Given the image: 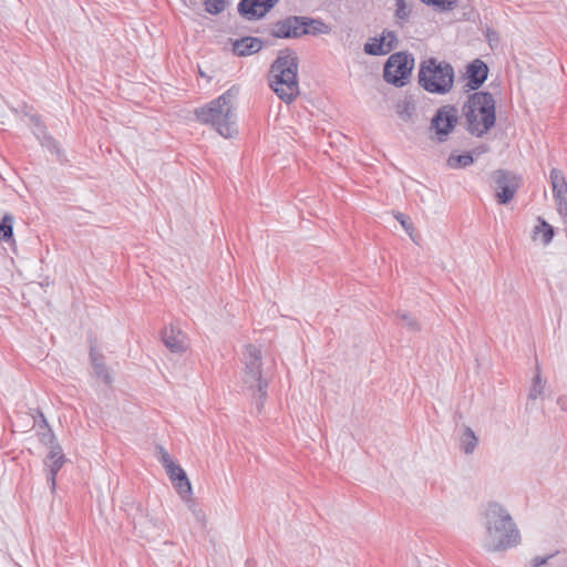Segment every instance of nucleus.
Segmentation results:
<instances>
[{"mask_svg": "<svg viewBox=\"0 0 567 567\" xmlns=\"http://www.w3.org/2000/svg\"><path fill=\"white\" fill-rule=\"evenodd\" d=\"M485 536L483 548L486 551H504L520 543V533L508 511L498 503H488L483 512Z\"/></svg>", "mask_w": 567, "mask_h": 567, "instance_id": "f257e3e1", "label": "nucleus"}, {"mask_svg": "<svg viewBox=\"0 0 567 567\" xmlns=\"http://www.w3.org/2000/svg\"><path fill=\"white\" fill-rule=\"evenodd\" d=\"M238 94L239 87L233 85L218 97L195 109L196 121L212 127L225 138H233L238 134L235 106V100Z\"/></svg>", "mask_w": 567, "mask_h": 567, "instance_id": "f03ea898", "label": "nucleus"}, {"mask_svg": "<svg viewBox=\"0 0 567 567\" xmlns=\"http://www.w3.org/2000/svg\"><path fill=\"white\" fill-rule=\"evenodd\" d=\"M299 59L292 49L280 50L278 56L270 65L269 85L276 95L289 104L299 95L298 83Z\"/></svg>", "mask_w": 567, "mask_h": 567, "instance_id": "7ed1b4c3", "label": "nucleus"}, {"mask_svg": "<svg viewBox=\"0 0 567 567\" xmlns=\"http://www.w3.org/2000/svg\"><path fill=\"white\" fill-rule=\"evenodd\" d=\"M467 131L478 137L486 134L496 122L495 99L489 92H474L463 105Z\"/></svg>", "mask_w": 567, "mask_h": 567, "instance_id": "20e7f679", "label": "nucleus"}, {"mask_svg": "<svg viewBox=\"0 0 567 567\" xmlns=\"http://www.w3.org/2000/svg\"><path fill=\"white\" fill-rule=\"evenodd\" d=\"M455 79V71L451 63L427 58L419 65L417 82L426 92L444 95L449 93Z\"/></svg>", "mask_w": 567, "mask_h": 567, "instance_id": "39448f33", "label": "nucleus"}, {"mask_svg": "<svg viewBox=\"0 0 567 567\" xmlns=\"http://www.w3.org/2000/svg\"><path fill=\"white\" fill-rule=\"evenodd\" d=\"M241 362L244 364L243 383L251 392V395L257 399L256 406L260 411L264 408L269 384L268 380L262 378L260 349L252 344L245 346Z\"/></svg>", "mask_w": 567, "mask_h": 567, "instance_id": "423d86ee", "label": "nucleus"}, {"mask_svg": "<svg viewBox=\"0 0 567 567\" xmlns=\"http://www.w3.org/2000/svg\"><path fill=\"white\" fill-rule=\"evenodd\" d=\"M330 31V27L320 19L288 16L274 22L269 33L277 39H298L303 35L328 34Z\"/></svg>", "mask_w": 567, "mask_h": 567, "instance_id": "0eeeda50", "label": "nucleus"}, {"mask_svg": "<svg viewBox=\"0 0 567 567\" xmlns=\"http://www.w3.org/2000/svg\"><path fill=\"white\" fill-rule=\"evenodd\" d=\"M413 68V54L403 51L395 52L389 56L384 64V81L396 87H402L408 83Z\"/></svg>", "mask_w": 567, "mask_h": 567, "instance_id": "6e6552de", "label": "nucleus"}, {"mask_svg": "<svg viewBox=\"0 0 567 567\" xmlns=\"http://www.w3.org/2000/svg\"><path fill=\"white\" fill-rule=\"evenodd\" d=\"M493 181L497 202L502 205L508 204L519 188L520 178L509 171L497 169L493 173Z\"/></svg>", "mask_w": 567, "mask_h": 567, "instance_id": "1a4fd4ad", "label": "nucleus"}, {"mask_svg": "<svg viewBox=\"0 0 567 567\" xmlns=\"http://www.w3.org/2000/svg\"><path fill=\"white\" fill-rule=\"evenodd\" d=\"M457 109L454 105H443L440 107L431 120V128L435 131L437 140L444 142L447 135L457 124Z\"/></svg>", "mask_w": 567, "mask_h": 567, "instance_id": "9d476101", "label": "nucleus"}, {"mask_svg": "<svg viewBox=\"0 0 567 567\" xmlns=\"http://www.w3.org/2000/svg\"><path fill=\"white\" fill-rule=\"evenodd\" d=\"M277 3L278 0H240L238 12L247 20H258L270 12Z\"/></svg>", "mask_w": 567, "mask_h": 567, "instance_id": "9b49d317", "label": "nucleus"}, {"mask_svg": "<svg viewBox=\"0 0 567 567\" xmlns=\"http://www.w3.org/2000/svg\"><path fill=\"white\" fill-rule=\"evenodd\" d=\"M549 178L557 212L558 214H567V182L565 175L560 169L553 168Z\"/></svg>", "mask_w": 567, "mask_h": 567, "instance_id": "f8f14e48", "label": "nucleus"}, {"mask_svg": "<svg viewBox=\"0 0 567 567\" xmlns=\"http://www.w3.org/2000/svg\"><path fill=\"white\" fill-rule=\"evenodd\" d=\"M66 458L63 454L60 444L51 446L49 454L45 457L44 464L49 467L48 483L50 484L51 491L54 492L56 487V475L63 467Z\"/></svg>", "mask_w": 567, "mask_h": 567, "instance_id": "ddd939ff", "label": "nucleus"}, {"mask_svg": "<svg viewBox=\"0 0 567 567\" xmlns=\"http://www.w3.org/2000/svg\"><path fill=\"white\" fill-rule=\"evenodd\" d=\"M466 87L470 91L478 90L488 76V66L481 59H475L466 66Z\"/></svg>", "mask_w": 567, "mask_h": 567, "instance_id": "4468645a", "label": "nucleus"}, {"mask_svg": "<svg viewBox=\"0 0 567 567\" xmlns=\"http://www.w3.org/2000/svg\"><path fill=\"white\" fill-rule=\"evenodd\" d=\"M162 340L166 348L174 353H183L187 349L185 334L172 326L163 330Z\"/></svg>", "mask_w": 567, "mask_h": 567, "instance_id": "2eb2a0df", "label": "nucleus"}, {"mask_svg": "<svg viewBox=\"0 0 567 567\" xmlns=\"http://www.w3.org/2000/svg\"><path fill=\"white\" fill-rule=\"evenodd\" d=\"M262 41L259 38L244 37L233 43V52L238 56H247L259 52Z\"/></svg>", "mask_w": 567, "mask_h": 567, "instance_id": "dca6fc26", "label": "nucleus"}, {"mask_svg": "<svg viewBox=\"0 0 567 567\" xmlns=\"http://www.w3.org/2000/svg\"><path fill=\"white\" fill-rule=\"evenodd\" d=\"M169 480L182 499L187 501L190 498L192 485L186 472L182 467L169 475Z\"/></svg>", "mask_w": 567, "mask_h": 567, "instance_id": "f3484780", "label": "nucleus"}, {"mask_svg": "<svg viewBox=\"0 0 567 567\" xmlns=\"http://www.w3.org/2000/svg\"><path fill=\"white\" fill-rule=\"evenodd\" d=\"M90 360L93 367L94 373L97 378L102 379L104 383L111 384L112 377L109 373L107 367L104 362V357L101 353H97L94 347H91L90 350Z\"/></svg>", "mask_w": 567, "mask_h": 567, "instance_id": "a211bd4d", "label": "nucleus"}, {"mask_svg": "<svg viewBox=\"0 0 567 567\" xmlns=\"http://www.w3.org/2000/svg\"><path fill=\"white\" fill-rule=\"evenodd\" d=\"M14 216L6 213L0 220V240L12 246L16 240L13 237Z\"/></svg>", "mask_w": 567, "mask_h": 567, "instance_id": "6ab92c4d", "label": "nucleus"}, {"mask_svg": "<svg viewBox=\"0 0 567 567\" xmlns=\"http://www.w3.org/2000/svg\"><path fill=\"white\" fill-rule=\"evenodd\" d=\"M537 221L538 225H536L533 230V239L535 240L537 235H542V243L544 244V246H547L551 243L554 238L555 229L543 217H538Z\"/></svg>", "mask_w": 567, "mask_h": 567, "instance_id": "aec40b11", "label": "nucleus"}, {"mask_svg": "<svg viewBox=\"0 0 567 567\" xmlns=\"http://www.w3.org/2000/svg\"><path fill=\"white\" fill-rule=\"evenodd\" d=\"M478 443V439L470 426H464L460 437V447L465 454H472Z\"/></svg>", "mask_w": 567, "mask_h": 567, "instance_id": "412c9836", "label": "nucleus"}, {"mask_svg": "<svg viewBox=\"0 0 567 567\" xmlns=\"http://www.w3.org/2000/svg\"><path fill=\"white\" fill-rule=\"evenodd\" d=\"M474 163V156L472 153H464L461 155L451 154L447 158V165L451 168H465Z\"/></svg>", "mask_w": 567, "mask_h": 567, "instance_id": "4be33fe9", "label": "nucleus"}, {"mask_svg": "<svg viewBox=\"0 0 567 567\" xmlns=\"http://www.w3.org/2000/svg\"><path fill=\"white\" fill-rule=\"evenodd\" d=\"M364 52L369 55H385L388 54L384 48V39L380 38H371L364 44Z\"/></svg>", "mask_w": 567, "mask_h": 567, "instance_id": "5701e85b", "label": "nucleus"}, {"mask_svg": "<svg viewBox=\"0 0 567 567\" xmlns=\"http://www.w3.org/2000/svg\"><path fill=\"white\" fill-rule=\"evenodd\" d=\"M41 146L45 147L51 153L55 154L59 159L62 158L63 152L59 146L56 140L50 134H43L42 136L38 135Z\"/></svg>", "mask_w": 567, "mask_h": 567, "instance_id": "b1692460", "label": "nucleus"}, {"mask_svg": "<svg viewBox=\"0 0 567 567\" xmlns=\"http://www.w3.org/2000/svg\"><path fill=\"white\" fill-rule=\"evenodd\" d=\"M544 391V382L540 377L539 367H537V373L533 379V384L528 393L529 400H536Z\"/></svg>", "mask_w": 567, "mask_h": 567, "instance_id": "393cba45", "label": "nucleus"}, {"mask_svg": "<svg viewBox=\"0 0 567 567\" xmlns=\"http://www.w3.org/2000/svg\"><path fill=\"white\" fill-rule=\"evenodd\" d=\"M159 453H161L159 461H161L162 465L165 467L168 476L181 468V466L178 464L174 463V461L172 460L169 454L163 447H161Z\"/></svg>", "mask_w": 567, "mask_h": 567, "instance_id": "a878e982", "label": "nucleus"}, {"mask_svg": "<svg viewBox=\"0 0 567 567\" xmlns=\"http://www.w3.org/2000/svg\"><path fill=\"white\" fill-rule=\"evenodd\" d=\"M395 18L400 21L402 24L403 22L408 21L411 14V9L408 8L405 0H396L395 3Z\"/></svg>", "mask_w": 567, "mask_h": 567, "instance_id": "bb28decb", "label": "nucleus"}, {"mask_svg": "<svg viewBox=\"0 0 567 567\" xmlns=\"http://www.w3.org/2000/svg\"><path fill=\"white\" fill-rule=\"evenodd\" d=\"M381 39H384V48L386 53H390L398 47V37L394 31L383 30Z\"/></svg>", "mask_w": 567, "mask_h": 567, "instance_id": "cd10ccee", "label": "nucleus"}, {"mask_svg": "<svg viewBox=\"0 0 567 567\" xmlns=\"http://www.w3.org/2000/svg\"><path fill=\"white\" fill-rule=\"evenodd\" d=\"M426 6H432L441 10H452L457 6L458 0H420Z\"/></svg>", "mask_w": 567, "mask_h": 567, "instance_id": "c85d7f7f", "label": "nucleus"}, {"mask_svg": "<svg viewBox=\"0 0 567 567\" xmlns=\"http://www.w3.org/2000/svg\"><path fill=\"white\" fill-rule=\"evenodd\" d=\"M205 10L210 14H219L225 10V0H205Z\"/></svg>", "mask_w": 567, "mask_h": 567, "instance_id": "c756f323", "label": "nucleus"}, {"mask_svg": "<svg viewBox=\"0 0 567 567\" xmlns=\"http://www.w3.org/2000/svg\"><path fill=\"white\" fill-rule=\"evenodd\" d=\"M398 316L409 330L419 331L421 329L419 321L412 315L408 312H398Z\"/></svg>", "mask_w": 567, "mask_h": 567, "instance_id": "7c9ffc66", "label": "nucleus"}, {"mask_svg": "<svg viewBox=\"0 0 567 567\" xmlns=\"http://www.w3.org/2000/svg\"><path fill=\"white\" fill-rule=\"evenodd\" d=\"M395 219L401 224V226L404 228V230L409 234V236L414 240L412 231L414 229L413 223L411 218L403 214V213H396L394 215Z\"/></svg>", "mask_w": 567, "mask_h": 567, "instance_id": "2f4dec72", "label": "nucleus"}, {"mask_svg": "<svg viewBox=\"0 0 567 567\" xmlns=\"http://www.w3.org/2000/svg\"><path fill=\"white\" fill-rule=\"evenodd\" d=\"M43 430V432H39V440L42 444L49 446L50 449L52 445L59 444L51 427H47Z\"/></svg>", "mask_w": 567, "mask_h": 567, "instance_id": "473e14b6", "label": "nucleus"}, {"mask_svg": "<svg viewBox=\"0 0 567 567\" xmlns=\"http://www.w3.org/2000/svg\"><path fill=\"white\" fill-rule=\"evenodd\" d=\"M187 502L189 503L188 507H189V509H192V512L194 513V515H195L196 519H197L198 522H204V519H205V514H204V512H203L202 509H197V508H196V505H195V503H194V501H192L190 498H189V499H187Z\"/></svg>", "mask_w": 567, "mask_h": 567, "instance_id": "72a5a7b5", "label": "nucleus"}, {"mask_svg": "<svg viewBox=\"0 0 567 567\" xmlns=\"http://www.w3.org/2000/svg\"><path fill=\"white\" fill-rule=\"evenodd\" d=\"M414 111V106L410 102H405L403 105V109L399 111L400 115H405L408 118L412 116V113Z\"/></svg>", "mask_w": 567, "mask_h": 567, "instance_id": "f704fd0d", "label": "nucleus"}, {"mask_svg": "<svg viewBox=\"0 0 567 567\" xmlns=\"http://www.w3.org/2000/svg\"><path fill=\"white\" fill-rule=\"evenodd\" d=\"M31 120L34 123V126L38 130V132L41 134V136L43 134H48L45 125L41 122V120L38 116H32Z\"/></svg>", "mask_w": 567, "mask_h": 567, "instance_id": "c9c22d12", "label": "nucleus"}, {"mask_svg": "<svg viewBox=\"0 0 567 567\" xmlns=\"http://www.w3.org/2000/svg\"><path fill=\"white\" fill-rule=\"evenodd\" d=\"M551 557H553V555H548L545 557L537 556L532 560V567H540V566L545 565L548 561V559Z\"/></svg>", "mask_w": 567, "mask_h": 567, "instance_id": "e433bc0d", "label": "nucleus"}, {"mask_svg": "<svg viewBox=\"0 0 567 567\" xmlns=\"http://www.w3.org/2000/svg\"><path fill=\"white\" fill-rule=\"evenodd\" d=\"M38 415H39V419H40V422H39V426L41 429H47V427H50L44 414L42 413V411H38Z\"/></svg>", "mask_w": 567, "mask_h": 567, "instance_id": "4c0bfd02", "label": "nucleus"}, {"mask_svg": "<svg viewBox=\"0 0 567 567\" xmlns=\"http://www.w3.org/2000/svg\"><path fill=\"white\" fill-rule=\"evenodd\" d=\"M557 404L560 406L563 411H567V394L560 395L557 399Z\"/></svg>", "mask_w": 567, "mask_h": 567, "instance_id": "58836bf2", "label": "nucleus"}, {"mask_svg": "<svg viewBox=\"0 0 567 567\" xmlns=\"http://www.w3.org/2000/svg\"><path fill=\"white\" fill-rule=\"evenodd\" d=\"M485 151H486L485 148H482V150L476 148V150L473 151L472 154L480 155V154H482Z\"/></svg>", "mask_w": 567, "mask_h": 567, "instance_id": "ea45409f", "label": "nucleus"}]
</instances>
